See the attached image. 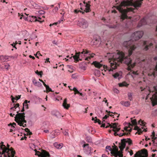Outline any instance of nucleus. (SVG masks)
I'll return each mask as SVG.
<instances>
[{
	"instance_id": "obj_1",
	"label": "nucleus",
	"mask_w": 157,
	"mask_h": 157,
	"mask_svg": "<svg viewBox=\"0 0 157 157\" xmlns=\"http://www.w3.org/2000/svg\"><path fill=\"white\" fill-rule=\"evenodd\" d=\"M143 34L144 33L142 31L136 32L132 34V40L123 42L124 46L129 49L128 56H125L124 54L122 52L118 51L113 53H109L107 54V56L109 57V62L110 63L109 66H103L97 61L93 62L92 64L101 71L106 67V70L109 72L116 69L117 66H119L121 63H124L128 65V71L131 70V69L135 66V63H132V60L129 57L132 55L133 51L137 47L136 43L133 41L132 39L135 40H138L142 37Z\"/></svg>"
},
{
	"instance_id": "obj_2",
	"label": "nucleus",
	"mask_w": 157,
	"mask_h": 157,
	"mask_svg": "<svg viewBox=\"0 0 157 157\" xmlns=\"http://www.w3.org/2000/svg\"><path fill=\"white\" fill-rule=\"evenodd\" d=\"M143 0L136 1L135 2L129 3L127 0L123 1L118 6H117V10H134L137 9L141 5L142 2Z\"/></svg>"
},
{
	"instance_id": "obj_3",
	"label": "nucleus",
	"mask_w": 157,
	"mask_h": 157,
	"mask_svg": "<svg viewBox=\"0 0 157 157\" xmlns=\"http://www.w3.org/2000/svg\"><path fill=\"white\" fill-rule=\"evenodd\" d=\"M87 54L89 55L90 56H88L85 58L84 59L85 60H89L91 58L93 57L95 55V54L94 53H91L90 51L83 50L81 53L80 52L78 53L76 52L75 56H71L70 58L71 59L73 57L75 61L76 62H78L79 60L80 61L82 60V59L80 58V57L82 58H83V56H86V55Z\"/></svg>"
},
{
	"instance_id": "obj_4",
	"label": "nucleus",
	"mask_w": 157,
	"mask_h": 157,
	"mask_svg": "<svg viewBox=\"0 0 157 157\" xmlns=\"http://www.w3.org/2000/svg\"><path fill=\"white\" fill-rule=\"evenodd\" d=\"M17 114L16 115L15 117V121L20 126H22L23 127H26V124H24V123H26L27 122L25 120V113H19L18 111H17Z\"/></svg>"
},
{
	"instance_id": "obj_5",
	"label": "nucleus",
	"mask_w": 157,
	"mask_h": 157,
	"mask_svg": "<svg viewBox=\"0 0 157 157\" xmlns=\"http://www.w3.org/2000/svg\"><path fill=\"white\" fill-rule=\"evenodd\" d=\"M21 16H22V17H20V19H22L23 17L25 20L31 21V22L38 21L40 22V23H41L44 21L43 20V21H40L39 19H41V18L40 17H39L38 18H37L36 17L33 16H29L26 17L24 16V14H22L21 15Z\"/></svg>"
},
{
	"instance_id": "obj_6",
	"label": "nucleus",
	"mask_w": 157,
	"mask_h": 157,
	"mask_svg": "<svg viewBox=\"0 0 157 157\" xmlns=\"http://www.w3.org/2000/svg\"><path fill=\"white\" fill-rule=\"evenodd\" d=\"M133 10H119L121 13V19L122 20H124L125 19L129 18L131 19V17L129 16L128 15L133 12Z\"/></svg>"
},
{
	"instance_id": "obj_7",
	"label": "nucleus",
	"mask_w": 157,
	"mask_h": 157,
	"mask_svg": "<svg viewBox=\"0 0 157 157\" xmlns=\"http://www.w3.org/2000/svg\"><path fill=\"white\" fill-rule=\"evenodd\" d=\"M107 124H109V125H107L105 128H107L110 127L111 128H113V131L115 132L114 133V135L115 136H118V133H117V132L119 131L121 129L120 128H119L117 126L118 123H115L110 124L109 123H107Z\"/></svg>"
},
{
	"instance_id": "obj_8",
	"label": "nucleus",
	"mask_w": 157,
	"mask_h": 157,
	"mask_svg": "<svg viewBox=\"0 0 157 157\" xmlns=\"http://www.w3.org/2000/svg\"><path fill=\"white\" fill-rule=\"evenodd\" d=\"M0 150L2 151V152L0 151V155H3L4 157H14L15 152L9 149L8 151L5 149Z\"/></svg>"
},
{
	"instance_id": "obj_9",
	"label": "nucleus",
	"mask_w": 157,
	"mask_h": 157,
	"mask_svg": "<svg viewBox=\"0 0 157 157\" xmlns=\"http://www.w3.org/2000/svg\"><path fill=\"white\" fill-rule=\"evenodd\" d=\"M77 25L80 27L86 29L88 26V23L86 20L83 18H80L78 21Z\"/></svg>"
},
{
	"instance_id": "obj_10",
	"label": "nucleus",
	"mask_w": 157,
	"mask_h": 157,
	"mask_svg": "<svg viewBox=\"0 0 157 157\" xmlns=\"http://www.w3.org/2000/svg\"><path fill=\"white\" fill-rule=\"evenodd\" d=\"M35 152V155H37L39 157H49L50 155L49 153L46 151L42 150L41 152L37 151L36 149L34 150Z\"/></svg>"
},
{
	"instance_id": "obj_11",
	"label": "nucleus",
	"mask_w": 157,
	"mask_h": 157,
	"mask_svg": "<svg viewBox=\"0 0 157 157\" xmlns=\"http://www.w3.org/2000/svg\"><path fill=\"white\" fill-rule=\"evenodd\" d=\"M142 44L143 46V50L146 51L153 45V42L151 41H142Z\"/></svg>"
},
{
	"instance_id": "obj_12",
	"label": "nucleus",
	"mask_w": 157,
	"mask_h": 157,
	"mask_svg": "<svg viewBox=\"0 0 157 157\" xmlns=\"http://www.w3.org/2000/svg\"><path fill=\"white\" fill-rule=\"evenodd\" d=\"M154 88L156 92L152 95V97L150 98L153 106L157 105V86H155Z\"/></svg>"
},
{
	"instance_id": "obj_13",
	"label": "nucleus",
	"mask_w": 157,
	"mask_h": 157,
	"mask_svg": "<svg viewBox=\"0 0 157 157\" xmlns=\"http://www.w3.org/2000/svg\"><path fill=\"white\" fill-rule=\"evenodd\" d=\"M34 6V8L36 9H37L39 10H47L48 9H51L53 5H52L51 6H44V7H40V6H39L38 5L36 4H35Z\"/></svg>"
},
{
	"instance_id": "obj_14",
	"label": "nucleus",
	"mask_w": 157,
	"mask_h": 157,
	"mask_svg": "<svg viewBox=\"0 0 157 157\" xmlns=\"http://www.w3.org/2000/svg\"><path fill=\"white\" fill-rule=\"evenodd\" d=\"M83 5L81 3L80 4L81 10H83L84 9V7L85 8L84 10H90V5L88 3H86L84 1L83 2Z\"/></svg>"
},
{
	"instance_id": "obj_15",
	"label": "nucleus",
	"mask_w": 157,
	"mask_h": 157,
	"mask_svg": "<svg viewBox=\"0 0 157 157\" xmlns=\"http://www.w3.org/2000/svg\"><path fill=\"white\" fill-rule=\"evenodd\" d=\"M83 147L84 148V150L87 153H90L91 152V148L89 146V144H84L83 146Z\"/></svg>"
},
{
	"instance_id": "obj_16",
	"label": "nucleus",
	"mask_w": 157,
	"mask_h": 157,
	"mask_svg": "<svg viewBox=\"0 0 157 157\" xmlns=\"http://www.w3.org/2000/svg\"><path fill=\"white\" fill-rule=\"evenodd\" d=\"M122 73L121 72H116L113 75V77L116 79H118L119 80L122 78Z\"/></svg>"
},
{
	"instance_id": "obj_17",
	"label": "nucleus",
	"mask_w": 157,
	"mask_h": 157,
	"mask_svg": "<svg viewBox=\"0 0 157 157\" xmlns=\"http://www.w3.org/2000/svg\"><path fill=\"white\" fill-rule=\"evenodd\" d=\"M146 23L145 18L144 17L140 21L137 27H140L143 25H146Z\"/></svg>"
},
{
	"instance_id": "obj_18",
	"label": "nucleus",
	"mask_w": 157,
	"mask_h": 157,
	"mask_svg": "<svg viewBox=\"0 0 157 157\" xmlns=\"http://www.w3.org/2000/svg\"><path fill=\"white\" fill-rule=\"evenodd\" d=\"M10 57L12 58L13 57L12 56H0V60L4 62L8 60Z\"/></svg>"
},
{
	"instance_id": "obj_19",
	"label": "nucleus",
	"mask_w": 157,
	"mask_h": 157,
	"mask_svg": "<svg viewBox=\"0 0 157 157\" xmlns=\"http://www.w3.org/2000/svg\"><path fill=\"white\" fill-rule=\"evenodd\" d=\"M62 105L63 107L66 109H68L70 107V105L67 103V99L66 98L64 100Z\"/></svg>"
},
{
	"instance_id": "obj_20",
	"label": "nucleus",
	"mask_w": 157,
	"mask_h": 157,
	"mask_svg": "<svg viewBox=\"0 0 157 157\" xmlns=\"http://www.w3.org/2000/svg\"><path fill=\"white\" fill-rule=\"evenodd\" d=\"M121 103L122 105L126 107H128L130 105V102L128 101H122L121 102Z\"/></svg>"
},
{
	"instance_id": "obj_21",
	"label": "nucleus",
	"mask_w": 157,
	"mask_h": 157,
	"mask_svg": "<svg viewBox=\"0 0 157 157\" xmlns=\"http://www.w3.org/2000/svg\"><path fill=\"white\" fill-rule=\"evenodd\" d=\"M33 82L34 85L38 87H40L42 86L41 83L39 82H37L35 79H33Z\"/></svg>"
},
{
	"instance_id": "obj_22",
	"label": "nucleus",
	"mask_w": 157,
	"mask_h": 157,
	"mask_svg": "<svg viewBox=\"0 0 157 157\" xmlns=\"http://www.w3.org/2000/svg\"><path fill=\"white\" fill-rule=\"evenodd\" d=\"M129 73V74L131 75L132 76L133 78L135 77L136 75H138V73L137 72V71H131Z\"/></svg>"
},
{
	"instance_id": "obj_23",
	"label": "nucleus",
	"mask_w": 157,
	"mask_h": 157,
	"mask_svg": "<svg viewBox=\"0 0 157 157\" xmlns=\"http://www.w3.org/2000/svg\"><path fill=\"white\" fill-rule=\"evenodd\" d=\"M108 117V116H107V115H105V116L103 117L102 119V122L101 125V127L105 128V123H104V122L105 121L104 119H107Z\"/></svg>"
},
{
	"instance_id": "obj_24",
	"label": "nucleus",
	"mask_w": 157,
	"mask_h": 157,
	"mask_svg": "<svg viewBox=\"0 0 157 157\" xmlns=\"http://www.w3.org/2000/svg\"><path fill=\"white\" fill-rule=\"evenodd\" d=\"M30 101H28L27 100H25L23 104V107L24 108L28 109L29 108L28 105V103H29Z\"/></svg>"
},
{
	"instance_id": "obj_25",
	"label": "nucleus",
	"mask_w": 157,
	"mask_h": 157,
	"mask_svg": "<svg viewBox=\"0 0 157 157\" xmlns=\"http://www.w3.org/2000/svg\"><path fill=\"white\" fill-rule=\"evenodd\" d=\"M3 142L2 141L1 142L0 145V150L5 149L6 150H7L8 149L7 148L5 145L3 144Z\"/></svg>"
},
{
	"instance_id": "obj_26",
	"label": "nucleus",
	"mask_w": 157,
	"mask_h": 157,
	"mask_svg": "<svg viewBox=\"0 0 157 157\" xmlns=\"http://www.w3.org/2000/svg\"><path fill=\"white\" fill-rule=\"evenodd\" d=\"M62 144H58L57 143H55L54 144V146L55 147L58 149H60L62 147Z\"/></svg>"
},
{
	"instance_id": "obj_27",
	"label": "nucleus",
	"mask_w": 157,
	"mask_h": 157,
	"mask_svg": "<svg viewBox=\"0 0 157 157\" xmlns=\"http://www.w3.org/2000/svg\"><path fill=\"white\" fill-rule=\"evenodd\" d=\"M106 25L109 28L112 29H116L119 26L118 24H117L116 25Z\"/></svg>"
},
{
	"instance_id": "obj_28",
	"label": "nucleus",
	"mask_w": 157,
	"mask_h": 157,
	"mask_svg": "<svg viewBox=\"0 0 157 157\" xmlns=\"http://www.w3.org/2000/svg\"><path fill=\"white\" fill-rule=\"evenodd\" d=\"M134 129L137 130L139 134H140L142 132V129L140 128L138 126H136L134 128Z\"/></svg>"
},
{
	"instance_id": "obj_29",
	"label": "nucleus",
	"mask_w": 157,
	"mask_h": 157,
	"mask_svg": "<svg viewBox=\"0 0 157 157\" xmlns=\"http://www.w3.org/2000/svg\"><path fill=\"white\" fill-rule=\"evenodd\" d=\"M57 131H59V130H56L54 131V133H52V135L54 134V136L52 137V138H54L55 137V136H56V135H58L59 134V132H58Z\"/></svg>"
},
{
	"instance_id": "obj_30",
	"label": "nucleus",
	"mask_w": 157,
	"mask_h": 157,
	"mask_svg": "<svg viewBox=\"0 0 157 157\" xmlns=\"http://www.w3.org/2000/svg\"><path fill=\"white\" fill-rule=\"evenodd\" d=\"M44 85L46 87L47 91H52V89L50 88L48 85L46 84L45 83H44Z\"/></svg>"
},
{
	"instance_id": "obj_31",
	"label": "nucleus",
	"mask_w": 157,
	"mask_h": 157,
	"mask_svg": "<svg viewBox=\"0 0 157 157\" xmlns=\"http://www.w3.org/2000/svg\"><path fill=\"white\" fill-rule=\"evenodd\" d=\"M14 106L13 107H12L10 108V109L13 110L14 111L15 110V109H16V108L17 107H19V106L20 105L19 104L17 103L16 105L13 104Z\"/></svg>"
},
{
	"instance_id": "obj_32",
	"label": "nucleus",
	"mask_w": 157,
	"mask_h": 157,
	"mask_svg": "<svg viewBox=\"0 0 157 157\" xmlns=\"http://www.w3.org/2000/svg\"><path fill=\"white\" fill-rule=\"evenodd\" d=\"M128 85V84H127L126 82H124L121 83H120L119 84V86L120 87H122V86H127Z\"/></svg>"
},
{
	"instance_id": "obj_33",
	"label": "nucleus",
	"mask_w": 157,
	"mask_h": 157,
	"mask_svg": "<svg viewBox=\"0 0 157 157\" xmlns=\"http://www.w3.org/2000/svg\"><path fill=\"white\" fill-rule=\"evenodd\" d=\"M133 118H131V122L132 124L133 125H136L137 124L136 120V119L132 120Z\"/></svg>"
},
{
	"instance_id": "obj_34",
	"label": "nucleus",
	"mask_w": 157,
	"mask_h": 157,
	"mask_svg": "<svg viewBox=\"0 0 157 157\" xmlns=\"http://www.w3.org/2000/svg\"><path fill=\"white\" fill-rule=\"evenodd\" d=\"M128 99L130 101H132V94L131 93H128Z\"/></svg>"
},
{
	"instance_id": "obj_35",
	"label": "nucleus",
	"mask_w": 157,
	"mask_h": 157,
	"mask_svg": "<svg viewBox=\"0 0 157 157\" xmlns=\"http://www.w3.org/2000/svg\"><path fill=\"white\" fill-rule=\"evenodd\" d=\"M86 140L88 143H92V139L91 137L90 136H87L86 137Z\"/></svg>"
},
{
	"instance_id": "obj_36",
	"label": "nucleus",
	"mask_w": 157,
	"mask_h": 157,
	"mask_svg": "<svg viewBox=\"0 0 157 157\" xmlns=\"http://www.w3.org/2000/svg\"><path fill=\"white\" fill-rule=\"evenodd\" d=\"M138 124H140V125H141L142 126H144L146 124V123L142 121L141 120H140L138 121Z\"/></svg>"
},
{
	"instance_id": "obj_37",
	"label": "nucleus",
	"mask_w": 157,
	"mask_h": 157,
	"mask_svg": "<svg viewBox=\"0 0 157 157\" xmlns=\"http://www.w3.org/2000/svg\"><path fill=\"white\" fill-rule=\"evenodd\" d=\"M135 156L134 157H147V156L145 155H140L137 153H136L134 155Z\"/></svg>"
},
{
	"instance_id": "obj_38",
	"label": "nucleus",
	"mask_w": 157,
	"mask_h": 157,
	"mask_svg": "<svg viewBox=\"0 0 157 157\" xmlns=\"http://www.w3.org/2000/svg\"><path fill=\"white\" fill-rule=\"evenodd\" d=\"M95 118H96L94 121L95 123L98 122L99 124H101L102 123H101V121L99 119H97V117H95Z\"/></svg>"
},
{
	"instance_id": "obj_39",
	"label": "nucleus",
	"mask_w": 157,
	"mask_h": 157,
	"mask_svg": "<svg viewBox=\"0 0 157 157\" xmlns=\"http://www.w3.org/2000/svg\"><path fill=\"white\" fill-rule=\"evenodd\" d=\"M68 130L67 129L65 130V131H63L62 132L63 133V134L65 135L66 136H69V134L68 133Z\"/></svg>"
},
{
	"instance_id": "obj_40",
	"label": "nucleus",
	"mask_w": 157,
	"mask_h": 157,
	"mask_svg": "<svg viewBox=\"0 0 157 157\" xmlns=\"http://www.w3.org/2000/svg\"><path fill=\"white\" fill-rule=\"evenodd\" d=\"M53 115L57 117H59L60 116V113L59 112L57 111L53 113Z\"/></svg>"
},
{
	"instance_id": "obj_41",
	"label": "nucleus",
	"mask_w": 157,
	"mask_h": 157,
	"mask_svg": "<svg viewBox=\"0 0 157 157\" xmlns=\"http://www.w3.org/2000/svg\"><path fill=\"white\" fill-rule=\"evenodd\" d=\"M25 130L26 132L29 133V135H31L32 134V132H30L29 129L28 128H26L25 129Z\"/></svg>"
},
{
	"instance_id": "obj_42",
	"label": "nucleus",
	"mask_w": 157,
	"mask_h": 157,
	"mask_svg": "<svg viewBox=\"0 0 157 157\" xmlns=\"http://www.w3.org/2000/svg\"><path fill=\"white\" fill-rule=\"evenodd\" d=\"M26 113L28 115L29 117L31 116L32 115V112L31 111L29 110L27 111Z\"/></svg>"
},
{
	"instance_id": "obj_43",
	"label": "nucleus",
	"mask_w": 157,
	"mask_h": 157,
	"mask_svg": "<svg viewBox=\"0 0 157 157\" xmlns=\"http://www.w3.org/2000/svg\"><path fill=\"white\" fill-rule=\"evenodd\" d=\"M73 90L75 92V94H77L78 93H79V92L78 90L75 87L73 88Z\"/></svg>"
},
{
	"instance_id": "obj_44",
	"label": "nucleus",
	"mask_w": 157,
	"mask_h": 157,
	"mask_svg": "<svg viewBox=\"0 0 157 157\" xmlns=\"http://www.w3.org/2000/svg\"><path fill=\"white\" fill-rule=\"evenodd\" d=\"M8 125H9L10 126H11V127L12 128H15V127H14V125H16V124L15 123H13V124H12L10 123V124H8Z\"/></svg>"
},
{
	"instance_id": "obj_45",
	"label": "nucleus",
	"mask_w": 157,
	"mask_h": 157,
	"mask_svg": "<svg viewBox=\"0 0 157 157\" xmlns=\"http://www.w3.org/2000/svg\"><path fill=\"white\" fill-rule=\"evenodd\" d=\"M35 73L38 75H40L41 76L42 74L43 73V72L42 71H41L40 72H39L37 70L35 72Z\"/></svg>"
},
{
	"instance_id": "obj_46",
	"label": "nucleus",
	"mask_w": 157,
	"mask_h": 157,
	"mask_svg": "<svg viewBox=\"0 0 157 157\" xmlns=\"http://www.w3.org/2000/svg\"><path fill=\"white\" fill-rule=\"evenodd\" d=\"M128 133H120L119 134L118 133V136L120 137H121L123 136L124 135H127Z\"/></svg>"
},
{
	"instance_id": "obj_47",
	"label": "nucleus",
	"mask_w": 157,
	"mask_h": 157,
	"mask_svg": "<svg viewBox=\"0 0 157 157\" xmlns=\"http://www.w3.org/2000/svg\"><path fill=\"white\" fill-rule=\"evenodd\" d=\"M94 73L96 74L97 73V76H99L100 74V72L98 70H96L95 71Z\"/></svg>"
},
{
	"instance_id": "obj_48",
	"label": "nucleus",
	"mask_w": 157,
	"mask_h": 157,
	"mask_svg": "<svg viewBox=\"0 0 157 157\" xmlns=\"http://www.w3.org/2000/svg\"><path fill=\"white\" fill-rule=\"evenodd\" d=\"M79 12L82 13V14L84 13V12L82 11L81 10H74V12L76 13H78Z\"/></svg>"
},
{
	"instance_id": "obj_49",
	"label": "nucleus",
	"mask_w": 157,
	"mask_h": 157,
	"mask_svg": "<svg viewBox=\"0 0 157 157\" xmlns=\"http://www.w3.org/2000/svg\"><path fill=\"white\" fill-rule=\"evenodd\" d=\"M94 43H95V44H98L100 43V41L99 40H98L97 39L95 40V41L94 42Z\"/></svg>"
},
{
	"instance_id": "obj_50",
	"label": "nucleus",
	"mask_w": 157,
	"mask_h": 157,
	"mask_svg": "<svg viewBox=\"0 0 157 157\" xmlns=\"http://www.w3.org/2000/svg\"><path fill=\"white\" fill-rule=\"evenodd\" d=\"M38 13L40 14H43L45 13V12L44 10H38Z\"/></svg>"
},
{
	"instance_id": "obj_51",
	"label": "nucleus",
	"mask_w": 157,
	"mask_h": 157,
	"mask_svg": "<svg viewBox=\"0 0 157 157\" xmlns=\"http://www.w3.org/2000/svg\"><path fill=\"white\" fill-rule=\"evenodd\" d=\"M113 91L115 93L118 94L119 93V91L117 89L115 88L113 90Z\"/></svg>"
},
{
	"instance_id": "obj_52",
	"label": "nucleus",
	"mask_w": 157,
	"mask_h": 157,
	"mask_svg": "<svg viewBox=\"0 0 157 157\" xmlns=\"http://www.w3.org/2000/svg\"><path fill=\"white\" fill-rule=\"evenodd\" d=\"M71 77L73 78H77L76 75L75 74H73L71 75Z\"/></svg>"
},
{
	"instance_id": "obj_53",
	"label": "nucleus",
	"mask_w": 157,
	"mask_h": 157,
	"mask_svg": "<svg viewBox=\"0 0 157 157\" xmlns=\"http://www.w3.org/2000/svg\"><path fill=\"white\" fill-rule=\"evenodd\" d=\"M152 139L153 140L154 138L155 137V132L153 131V132H152Z\"/></svg>"
},
{
	"instance_id": "obj_54",
	"label": "nucleus",
	"mask_w": 157,
	"mask_h": 157,
	"mask_svg": "<svg viewBox=\"0 0 157 157\" xmlns=\"http://www.w3.org/2000/svg\"><path fill=\"white\" fill-rule=\"evenodd\" d=\"M152 141L153 142V144L154 146H157V143H155L154 139L152 140Z\"/></svg>"
},
{
	"instance_id": "obj_55",
	"label": "nucleus",
	"mask_w": 157,
	"mask_h": 157,
	"mask_svg": "<svg viewBox=\"0 0 157 157\" xmlns=\"http://www.w3.org/2000/svg\"><path fill=\"white\" fill-rule=\"evenodd\" d=\"M21 95H18V96H16V100H18L21 98Z\"/></svg>"
},
{
	"instance_id": "obj_56",
	"label": "nucleus",
	"mask_w": 157,
	"mask_h": 157,
	"mask_svg": "<svg viewBox=\"0 0 157 157\" xmlns=\"http://www.w3.org/2000/svg\"><path fill=\"white\" fill-rule=\"evenodd\" d=\"M7 146L8 147L7 148H7H8V149L7 150V151H8V149H9L13 151H14L15 152V151L13 150V149H10L9 148L10 145L8 144H7Z\"/></svg>"
},
{
	"instance_id": "obj_57",
	"label": "nucleus",
	"mask_w": 157,
	"mask_h": 157,
	"mask_svg": "<svg viewBox=\"0 0 157 157\" xmlns=\"http://www.w3.org/2000/svg\"><path fill=\"white\" fill-rule=\"evenodd\" d=\"M64 13H63V15L62 16V17H61V19H60V20H61V21H62L64 20L63 15H64Z\"/></svg>"
},
{
	"instance_id": "obj_58",
	"label": "nucleus",
	"mask_w": 157,
	"mask_h": 157,
	"mask_svg": "<svg viewBox=\"0 0 157 157\" xmlns=\"http://www.w3.org/2000/svg\"><path fill=\"white\" fill-rule=\"evenodd\" d=\"M10 66V65L9 64H8L7 65H5V67L6 69H8L9 67Z\"/></svg>"
},
{
	"instance_id": "obj_59",
	"label": "nucleus",
	"mask_w": 157,
	"mask_h": 157,
	"mask_svg": "<svg viewBox=\"0 0 157 157\" xmlns=\"http://www.w3.org/2000/svg\"><path fill=\"white\" fill-rule=\"evenodd\" d=\"M52 43L54 44H55V45H57V43L56 42V41L55 40H53V41H52Z\"/></svg>"
},
{
	"instance_id": "obj_60",
	"label": "nucleus",
	"mask_w": 157,
	"mask_h": 157,
	"mask_svg": "<svg viewBox=\"0 0 157 157\" xmlns=\"http://www.w3.org/2000/svg\"><path fill=\"white\" fill-rule=\"evenodd\" d=\"M49 58H47L46 59V61H45V63H46L47 62H50V61H49Z\"/></svg>"
},
{
	"instance_id": "obj_61",
	"label": "nucleus",
	"mask_w": 157,
	"mask_h": 157,
	"mask_svg": "<svg viewBox=\"0 0 157 157\" xmlns=\"http://www.w3.org/2000/svg\"><path fill=\"white\" fill-rule=\"evenodd\" d=\"M44 132L46 133H48L49 132V131L48 130H44Z\"/></svg>"
},
{
	"instance_id": "obj_62",
	"label": "nucleus",
	"mask_w": 157,
	"mask_h": 157,
	"mask_svg": "<svg viewBox=\"0 0 157 157\" xmlns=\"http://www.w3.org/2000/svg\"><path fill=\"white\" fill-rule=\"evenodd\" d=\"M29 57L31 58H32L33 59H35V57L34 56H32L31 55H29Z\"/></svg>"
},
{
	"instance_id": "obj_63",
	"label": "nucleus",
	"mask_w": 157,
	"mask_h": 157,
	"mask_svg": "<svg viewBox=\"0 0 157 157\" xmlns=\"http://www.w3.org/2000/svg\"><path fill=\"white\" fill-rule=\"evenodd\" d=\"M89 92H88V94L89 96H90L91 95V93L90 92V90L89 89L88 90Z\"/></svg>"
},
{
	"instance_id": "obj_64",
	"label": "nucleus",
	"mask_w": 157,
	"mask_h": 157,
	"mask_svg": "<svg viewBox=\"0 0 157 157\" xmlns=\"http://www.w3.org/2000/svg\"><path fill=\"white\" fill-rule=\"evenodd\" d=\"M102 157H108L105 154H102Z\"/></svg>"
}]
</instances>
